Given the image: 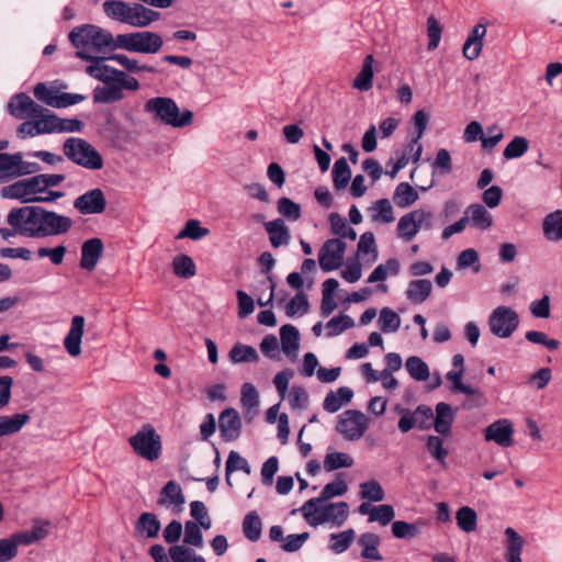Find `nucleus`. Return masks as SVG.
I'll return each mask as SVG.
<instances>
[{"instance_id": "f8f14e48", "label": "nucleus", "mask_w": 562, "mask_h": 562, "mask_svg": "<svg viewBox=\"0 0 562 562\" xmlns=\"http://www.w3.org/2000/svg\"><path fill=\"white\" fill-rule=\"evenodd\" d=\"M520 319L518 313L510 306L495 307L487 319L490 331L498 338H509L517 330Z\"/></svg>"}, {"instance_id": "20e7f679", "label": "nucleus", "mask_w": 562, "mask_h": 562, "mask_svg": "<svg viewBox=\"0 0 562 562\" xmlns=\"http://www.w3.org/2000/svg\"><path fill=\"white\" fill-rule=\"evenodd\" d=\"M299 510L311 527L328 525L331 528H339L349 517V505L346 502L308 499Z\"/></svg>"}, {"instance_id": "aec40b11", "label": "nucleus", "mask_w": 562, "mask_h": 562, "mask_svg": "<svg viewBox=\"0 0 562 562\" xmlns=\"http://www.w3.org/2000/svg\"><path fill=\"white\" fill-rule=\"evenodd\" d=\"M9 113L16 119H29L41 112V105L35 103L32 98L25 93L13 95L8 103Z\"/></svg>"}, {"instance_id": "cd10ccee", "label": "nucleus", "mask_w": 562, "mask_h": 562, "mask_svg": "<svg viewBox=\"0 0 562 562\" xmlns=\"http://www.w3.org/2000/svg\"><path fill=\"white\" fill-rule=\"evenodd\" d=\"M31 420L29 413H15L0 416V438L20 432Z\"/></svg>"}, {"instance_id": "8fccbe9b", "label": "nucleus", "mask_w": 562, "mask_h": 562, "mask_svg": "<svg viewBox=\"0 0 562 562\" xmlns=\"http://www.w3.org/2000/svg\"><path fill=\"white\" fill-rule=\"evenodd\" d=\"M228 356L233 363L257 362L259 360V355L254 347L240 342L232 347Z\"/></svg>"}, {"instance_id": "49530a36", "label": "nucleus", "mask_w": 562, "mask_h": 562, "mask_svg": "<svg viewBox=\"0 0 562 562\" xmlns=\"http://www.w3.org/2000/svg\"><path fill=\"white\" fill-rule=\"evenodd\" d=\"M202 526H199L198 522L193 520L186 521L183 526V543L181 546H186L188 548H203L204 540L202 533Z\"/></svg>"}, {"instance_id": "4468645a", "label": "nucleus", "mask_w": 562, "mask_h": 562, "mask_svg": "<svg viewBox=\"0 0 562 562\" xmlns=\"http://www.w3.org/2000/svg\"><path fill=\"white\" fill-rule=\"evenodd\" d=\"M35 98L48 106L61 109L67 108L86 100L83 94L59 92L55 87L40 82L34 87Z\"/></svg>"}, {"instance_id": "bf43d9fd", "label": "nucleus", "mask_w": 562, "mask_h": 562, "mask_svg": "<svg viewBox=\"0 0 562 562\" xmlns=\"http://www.w3.org/2000/svg\"><path fill=\"white\" fill-rule=\"evenodd\" d=\"M353 326L355 321L349 315L339 314L327 322L326 335L328 337L338 336L345 330L352 328Z\"/></svg>"}, {"instance_id": "79ce46f5", "label": "nucleus", "mask_w": 562, "mask_h": 562, "mask_svg": "<svg viewBox=\"0 0 562 562\" xmlns=\"http://www.w3.org/2000/svg\"><path fill=\"white\" fill-rule=\"evenodd\" d=\"M401 271V263L396 258H390L384 263L378 265L368 277V283L382 282L390 276H397Z\"/></svg>"}, {"instance_id": "e433bc0d", "label": "nucleus", "mask_w": 562, "mask_h": 562, "mask_svg": "<svg viewBox=\"0 0 562 562\" xmlns=\"http://www.w3.org/2000/svg\"><path fill=\"white\" fill-rule=\"evenodd\" d=\"M373 64V55H367L363 59L361 70L353 79L352 87L355 89L360 91H368L372 88L374 77Z\"/></svg>"}, {"instance_id": "4be33fe9", "label": "nucleus", "mask_w": 562, "mask_h": 562, "mask_svg": "<svg viewBox=\"0 0 562 562\" xmlns=\"http://www.w3.org/2000/svg\"><path fill=\"white\" fill-rule=\"evenodd\" d=\"M103 254V241L98 238H90L81 246L80 267L88 271L95 269Z\"/></svg>"}, {"instance_id": "864d4df0", "label": "nucleus", "mask_w": 562, "mask_h": 562, "mask_svg": "<svg viewBox=\"0 0 562 562\" xmlns=\"http://www.w3.org/2000/svg\"><path fill=\"white\" fill-rule=\"evenodd\" d=\"M262 530V522L257 512L248 513L243 520L244 536L255 542L259 540Z\"/></svg>"}, {"instance_id": "2f4dec72", "label": "nucleus", "mask_w": 562, "mask_h": 562, "mask_svg": "<svg viewBox=\"0 0 562 562\" xmlns=\"http://www.w3.org/2000/svg\"><path fill=\"white\" fill-rule=\"evenodd\" d=\"M457 409L449 404L440 402L436 405V415L434 417V428L440 435H448L451 430Z\"/></svg>"}, {"instance_id": "c9c22d12", "label": "nucleus", "mask_w": 562, "mask_h": 562, "mask_svg": "<svg viewBox=\"0 0 562 562\" xmlns=\"http://www.w3.org/2000/svg\"><path fill=\"white\" fill-rule=\"evenodd\" d=\"M381 543L380 537L373 532H364L358 538V544L361 548V558L372 561L383 560L379 551Z\"/></svg>"}, {"instance_id": "0e129e2a", "label": "nucleus", "mask_w": 562, "mask_h": 562, "mask_svg": "<svg viewBox=\"0 0 562 562\" xmlns=\"http://www.w3.org/2000/svg\"><path fill=\"white\" fill-rule=\"evenodd\" d=\"M32 117L35 119L38 135L56 133V114L41 106V112L37 115H32Z\"/></svg>"}, {"instance_id": "1a4fd4ad", "label": "nucleus", "mask_w": 562, "mask_h": 562, "mask_svg": "<svg viewBox=\"0 0 562 562\" xmlns=\"http://www.w3.org/2000/svg\"><path fill=\"white\" fill-rule=\"evenodd\" d=\"M434 214L431 211L418 207L403 214L396 224V237L404 241L411 243L423 229L432 228Z\"/></svg>"}, {"instance_id": "7ed1b4c3", "label": "nucleus", "mask_w": 562, "mask_h": 562, "mask_svg": "<svg viewBox=\"0 0 562 562\" xmlns=\"http://www.w3.org/2000/svg\"><path fill=\"white\" fill-rule=\"evenodd\" d=\"M102 9L110 20L127 24L135 29H145L160 19L158 11L139 2L105 0L102 3Z\"/></svg>"}, {"instance_id": "5fc2aeb1", "label": "nucleus", "mask_w": 562, "mask_h": 562, "mask_svg": "<svg viewBox=\"0 0 562 562\" xmlns=\"http://www.w3.org/2000/svg\"><path fill=\"white\" fill-rule=\"evenodd\" d=\"M529 149V140L525 136H515L504 148L503 157L506 160L518 159Z\"/></svg>"}, {"instance_id": "423d86ee", "label": "nucleus", "mask_w": 562, "mask_h": 562, "mask_svg": "<svg viewBox=\"0 0 562 562\" xmlns=\"http://www.w3.org/2000/svg\"><path fill=\"white\" fill-rule=\"evenodd\" d=\"M0 195L3 199L18 200L21 203H38V202H53L61 199L64 192H55L50 195H45L42 182L38 175L30 178L18 180L16 182L5 186L1 189Z\"/></svg>"}, {"instance_id": "de8ad7c7", "label": "nucleus", "mask_w": 562, "mask_h": 562, "mask_svg": "<svg viewBox=\"0 0 562 562\" xmlns=\"http://www.w3.org/2000/svg\"><path fill=\"white\" fill-rule=\"evenodd\" d=\"M402 319L400 315L390 307L380 310L378 325L384 334L396 333L401 327Z\"/></svg>"}, {"instance_id": "b1692460", "label": "nucleus", "mask_w": 562, "mask_h": 562, "mask_svg": "<svg viewBox=\"0 0 562 562\" xmlns=\"http://www.w3.org/2000/svg\"><path fill=\"white\" fill-rule=\"evenodd\" d=\"M464 216L468 224L480 231H487L493 225L492 214L480 203L470 204L464 211Z\"/></svg>"}, {"instance_id": "a19ab883", "label": "nucleus", "mask_w": 562, "mask_h": 562, "mask_svg": "<svg viewBox=\"0 0 562 562\" xmlns=\"http://www.w3.org/2000/svg\"><path fill=\"white\" fill-rule=\"evenodd\" d=\"M124 98V91L117 85L105 83L93 89V101L95 103H113Z\"/></svg>"}, {"instance_id": "ea45409f", "label": "nucleus", "mask_w": 562, "mask_h": 562, "mask_svg": "<svg viewBox=\"0 0 562 562\" xmlns=\"http://www.w3.org/2000/svg\"><path fill=\"white\" fill-rule=\"evenodd\" d=\"M106 58L93 57L90 65L86 67V72L103 83H112L114 67L104 64Z\"/></svg>"}, {"instance_id": "5701e85b", "label": "nucleus", "mask_w": 562, "mask_h": 562, "mask_svg": "<svg viewBox=\"0 0 562 562\" xmlns=\"http://www.w3.org/2000/svg\"><path fill=\"white\" fill-rule=\"evenodd\" d=\"M160 529L157 515L148 512L140 514L134 526L135 537L143 540L157 538Z\"/></svg>"}, {"instance_id": "39448f33", "label": "nucleus", "mask_w": 562, "mask_h": 562, "mask_svg": "<svg viewBox=\"0 0 562 562\" xmlns=\"http://www.w3.org/2000/svg\"><path fill=\"white\" fill-rule=\"evenodd\" d=\"M145 112L151 117L167 126L183 128L192 125L193 112L188 109H180L176 101L168 97H155L146 101Z\"/></svg>"}, {"instance_id": "7c9ffc66", "label": "nucleus", "mask_w": 562, "mask_h": 562, "mask_svg": "<svg viewBox=\"0 0 562 562\" xmlns=\"http://www.w3.org/2000/svg\"><path fill=\"white\" fill-rule=\"evenodd\" d=\"M280 345L282 351L290 358L295 359L300 348V333L290 324L280 328Z\"/></svg>"}, {"instance_id": "052dcab7", "label": "nucleus", "mask_w": 562, "mask_h": 562, "mask_svg": "<svg viewBox=\"0 0 562 562\" xmlns=\"http://www.w3.org/2000/svg\"><path fill=\"white\" fill-rule=\"evenodd\" d=\"M427 452L434 458L440 465H447L448 450L443 447V441L438 436H428L426 441Z\"/></svg>"}, {"instance_id": "c85d7f7f", "label": "nucleus", "mask_w": 562, "mask_h": 562, "mask_svg": "<svg viewBox=\"0 0 562 562\" xmlns=\"http://www.w3.org/2000/svg\"><path fill=\"white\" fill-rule=\"evenodd\" d=\"M542 234L548 241L562 240V210L547 214L542 220Z\"/></svg>"}, {"instance_id": "603ef678", "label": "nucleus", "mask_w": 562, "mask_h": 562, "mask_svg": "<svg viewBox=\"0 0 562 562\" xmlns=\"http://www.w3.org/2000/svg\"><path fill=\"white\" fill-rule=\"evenodd\" d=\"M405 368L411 378L416 381H426L430 375L428 364L417 356L408 357L405 362Z\"/></svg>"}, {"instance_id": "680f3d73", "label": "nucleus", "mask_w": 562, "mask_h": 562, "mask_svg": "<svg viewBox=\"0 0 562 562\" xmlns=\"http://www.w3.org/2000/svg\"><path fill=\"white\" fill-rule=\"evenodd\" d=\"M353 459L345 452H330L324 458V469L331 472L341 468H351Z\"/></svg>"}, {"instance_id": "412c9836", "label": "nucleus", "mask_w": 562, "mask_h": 562, "mask_svg": "<svg viewBox=\"0 0 562 562\" xmlns=\"http://www.w3.org/2000/svg\"><path fill=\"white\" fill-rule=\"evenodd\" d=\"M218 428L221 436L226 441H233L240 435L241 422L236 409L226 408L218 417Z\"/></svg>"}, {"instance_id": "a211bd4d", "label": "nucleus", "mask_w": 562, "mask_h": 562, "mask_svg": "<svg viewBox=\"0 0 562 562\" xmlns=\"http://www.w3.org/2000/svg\"><path fill=\"white\" fill-rule=\"evenodd\" d=\"M74 207L82 215L101 214L106 207V199L103 191L95 188L77 196Z\"/></svg>"}, {"instance_id": "69168bd1", "label": "nucleus", "mask_w": 562, "mask_h": 562, "mask_svg": "<svg viewBox=\"0 0 562 562\" xmlns=\"http://www.w3.org/2000/svg\"><path fill=\"white\" fill-rule=\"evenodd\" d=\"M310 308L307 294L299 292L295 294L286 305V315L290 317L303 316Z\"/></svg>"}, {"instance_id": "dca6fc26", "label": "nucleus", "mask_w": 562, "mask_h": 562, "mask_svg": "<svg viewBox=\"0 0 562 562\" xmlns=\"http://www.w3.org/2000/svg\"><path fill=\"white\" fill-rule=\"evenodd\" d=\"M347 244L340 238L327 239L318 251V265L324 272L338 270L342 263Z\"/></svg>"}, {"instance_id": "72a5a7b5", "label": "nucleus", "mask_w": 562, "mask_h": 562, "mask_svg": "<svg viewBox=\"0 0 562 562\" xmlns=\"http://www.w3.org/2000/svg\"><path fill=\"white\" fill-rule=\"evenodd\" d=\"M357 255L368 265H372L378 260L379 250L372 232H366L360 236L357 245Z\"/></svg>"}, {"instance_id": "774afa93", "label": "nucleus", "mask_w": 562, "mask_h": 562, "mask_svg": "<svg viewBox=\"0 0 562 562\" xmlns=\"http://www.w3.org/2000/svg\"><path fill=\"white\" fill-rule=\"evenodd\" d=\"M190 515L194 519L193 521L198 522L199 526H202L204 530H209L212 527V519L204 503L200 501L191 502Z\"/></svg>"}, {"instance_id": "f704fd0d", "label": "nucleus", "mask_w": 562, "mask_h": 562, "mask_svg": "<svg viewBox=\"0 0 562 562\" xmlns=\"http://www.w3.org/2000/svg\"><path fill=\"white\" fill-rule=\"evenodd\" d=\"M353 396V391L348 386H340L337 391H330L326 394L323 407L328 413L338 412L344 405L348 404Z\"/></svg>"}, {"instance_id": "3c124183", "label": "nucleus", "mask_w": 562, "mask_h": 562, "mask_svg": "<svg viewBox=\"0 0 562 562\" xmlns=\"http://www.w3.org/2000/svg\"><path fill=\"white\" fill-rule=\"evenodd\" d=\"M238 470L245 472L246 474H250V472H251L248 461L244 457H241L238 452L232 450L228 453V457L226 460V468H225V472H226L225 476H226L227 485H229V486L233 485L231 475L233 472L238 471Z\"/></svg>"}, {"instance_id": "f03ea898", "label": "nucleus", "mask_w": 562, "mask_h": 562, "mask_svg": "<svg viewBox=\"0 0 562 562\" xmlns=\"http://www.w3.org/2000/svg\"><path fill=\"white\" fill-rule=\"evenodd\" d=\"M71 44L77 48L76 56L82 60L93 59L103 48L115 50V36L98 25L85 24L69 33Z\"/></svg>"}, {"instance_id": "9b49d317", "label": "nucleus", "mask_w": 562, "mask_h": 562, "mask_svg": "<svg viewBox=\"0 0 562 562\" xmlns=\"http://www.w3.org/2000/svg\"><path fill=\"white\" fill-rule=\"evenodd\" d=\"M41 170L37 162L24 160L22 153H0V183L34 175Z\"/></svg>"}, {"instance_id": "a878e982", "label": "nucleus", "mask_w": 562, "mask_h": 562, "mask_svg": "<svg viewBox=\"0 0 562 562\" xmlns=\"http://www.w3.org/2000/svg\"><path fill=\"white\" fill-rule=\"evenodd\" d=\"M186 498L181 486L175 481L167 482L160 492L158 504L166 508L180 510Z\"/></svg>"}, {"instance_id": "473e14b6", "label": "nucleus", "mask_w": 562, "mask_h": 562, "mask_svg": "<svg viewBox=\"0 0 562 562\" xmlns=\"http://www.w3.org/2000/svg\"><path fill=\"white\" fill-rule=\"evenodd\" d=\"M265 229L269 235L272 247L278 248L286 246L290 243L291 235L283 220H274L265 223Z\"/></svg>"}, {"instance_id": "0eeeda50", "label": "nucleus", "mask_w": 562, "mask_h": 562, "mask_svg": "<svg viewBox=\"0 0 562 562\" xmlns=\"http://www.w3.org/2000/svg\"><path fill=\"white\" fill-rule=\"evenodd\" d=\"M64 155L77 166L88 170H100L103 168V157L88 140L81 137H69L63 146Z\"/></svg>"}, {"instance_id": "6ab92c4d", "label": "nucleus", "mask_w": 562, "mask_h": 562, "mask_svg": "<svg viewBox=\"0 0 562 562\" xmlns=\"http://www.w3.org/2000/svg\"><path fill=\"white\" fill-rule=\"evenodd\" d=\"M86 319L81 315L71 318L70 328L64 338V347L69 356L78 357L81 353V342L85 334Z\"/></svg>"}, {"instance_id": "2eb2a0df", "label": "nucleus", "mask_w": 562, "mask_h": 562, "mask_svg": "<svg viewBox=\"0 0 562 562\" xmlns=\"http://www.w3.org/2000/svg\"><path fill=\"white\" fill-rule=\"evenodd\" d=\"M149 555L154 562H206L193 549L186 546H170L168 550L162 544H154L149 548Z\"/></svg>"}, {"instance_id": "393cba45", "label": "nucleus", "mask_w": 562, "mask_h": 562, "mask_svg": "<svg viewBox=\"0 0 562 562\" xmlns=\"http://www.w3.org/2000/svg\"><path fill=\"white\" fill-rule=\"evenodd\" d=\"M505 535V560L506 562H521V553L525 546V539L514 528L507 527Z\"/></svg>"}, {"instance_id": "4c0bfd02", "label": "nucleus", "mask_w": 562, "mask_h": 562, "mask_svg": "<svg viewBox=\"0 0 562 562\" xmlns=\"http://www.w3.org/2000/svg\"><path fill=\"white\" fill-rule=\"evenodd\" d=\"M431 282L427 279H418L411 281L406 289V297L414 304L425 302L431 293Z\"/></svg>"}, {"instance_id": "338daca9", "label": "nucleus", "mask_w": 562, "mask_h": 562, "mask_svg": "<svg viewBox=\"0 0 562 562\" xmlns=\"http://www.w3.org/2000/svg\"><path fill=\"white\" fill-rule=\"evenodd\" d=\"M292 409L302 411L308 404V393L301 385H293L285 396Z\"/></svg>"}, {"instance_id": "a18cd8bd", "label": "nucleus", "mask_w": 562, "mask_h": 562, "mask_svg": "<svg viewBox=\"0 0 562 562\" xmlns=\"http://www.w3.org/2000/svg\"><path fill=\"white\" fill-rule=\"evenodd\" d=\"M331 177L336 190H344L348 186L351 179V169L345 157L335 161L331 170Z\"/></svg>"}, {"instance_id": "f257e3e1", "label": "nucleus", "mask_w": 562, "mask_h": 562, "mask_svg": "<svg viewBox=\"0 0 562 562\" xmlns=\"http://www.w3.org/2000/svg\"><path fill=\"white\" fill-rule=\"evenodd\" d=\"M7 223L14 227L20 236L27 238L63 235L68 233L74 225L69 216L34 205L10 210Z\"/></svg>"}, {"instance_id": "6e6d98bb", "label": "nucleus", "mask_w": 562, "mask_h": 562, "mask_svg": "<svg viewBox=\"0 0 562 562\" xmlns=\"http://www.w3.org/2000/svg\"><path fill=\"white\" fill-rule=\"evenodd\" d=\"M456 520L458 527L464 532H472L476 529L477 526V515L476 512L469 507L462 506L456 514Z\"/></svg>"}, {"instance_id": "6e6552de", "label": "nucleus", "mask_w": 562, "mask_h": 562, "mask_svg": "<svg viewBox=\"0 0 562 562\" xmlns=\"http://www.w3.org/2000/svg\"><path fill=\"white\" fill-rule=\"evenodd\" d=\"M164 45L162 37L150 31H136L115 35V49L130 53L156 54Z\"/></svg>"}, {"instance_id": "e2e57ef3", "label": "nucleus", "mask_w": 562, "mask_h": 562, "mask_svg": "<svg viewBox=\"0 0 562 562\" xmlns=\"http://www.w3.org/2000/svg\"><path fill=\"white\" fill-rule=\"evenodd\" d=\"M456 266L458 270L472 268L473 272H480L481 265L479 252L474 248H468L461 251L457 258Z\"/></svg>"}, {"instance_id": "bb28decb", "label": "nucleus", "mask_w": 562, "mask_h": 562, "mask_svg": "<svg viewBox=\"0 0 562 562\" xmlns=\"http://www.w3.org/2000/svg\"><path fill=\"white\" fill-rule=\"evenodd\" d=\"M429 122V116L424 110H418L413 116V123L416 132V136L409 140L408 148L415 155V160L419 161L423 153V145L420 143V138L423 137L427 125Z\"/></svg>"}, {"instance_id": "ddd939ff", "label": "nucleus", "mask_w": 562, "mask_h": 562, "mask_svg": "<svg viewBox=\"0 0 562 562\" xmlns=\"http://www.w3.org/2000/svg\"><path fill=\"white\" fill-rule=\"evenodd\" d=\"M369 417L357 409H347L337 417L336 431L346 440H359L369 428Z\"/></svg>"}, {"instance_id": "09e8293b", "label": "nucleus", "mask_w": 562, "mask_h": 562, "mask_svg": "<svg viewBox=\"0 0 562 562\" xmlns=\"http://www.w3.org/2000/svg\"><path fill=\"white\" fill-rule=\"evenodd\" d=\"M172 271L179 278L189 279L195 276L196 267L190 256L180 254L172 259Z\"/></svg>"}, {"instance_id": "f3484780", "label": "nucleus", "mask_w": 562, "mask_h": 562, "mask_svg": "<svg viewBox=\"0 0 562 562\" xmlns=\"http://www.w3.org/2000/svg\"><path fill=\"white\" fill-rule=\"evenodd\" d=\"M514 423L508 418H498L483 430L484 439L487 442H494L502 448L514 445Z\"/></svg>"}, {"instance_id": "4d7b16f0", "label": "nucleus", "mask_w": 562, "mask_h": 562, "mask_svg": "<svg viewBox=\"0 0 562 562\" xmlns=\"http://www.w3.org/2000/svg\"><path fill=\"white\" fill-rule=\"evenodd\" d=\"M210 235V229L203 227L199 220H189L186 222L183 228L178 233L177 239L189 238L192 240H200Z\"/></svg>"}, {"instance_id": "9d476101", "label": "nucleus", "mask_w": 562, "mask_h": 562, "mask_svg": "<svg viewBox=\"0 0 562 562\" xmlns=\"http://www.w3.org/2000/svg\"><path fill=\"white\" fill-rule=\"evenodd\" d=\"M128 442L134 452L148 461H156L161 454V438L150 424H144Z\"/></svg>"}, {"instance_id": "37998d69", "label": "nucleus", "mask_w": 562, "mask_h": 562, "mask_svg": "<svg viewBox=\"0 0 562 562\" xmlns=\"http://www.w3.org/2000/svg\"><path fill=\"white\" fill-rule=\"evenodd\" d=\"M109 60H113L122 66L128 72H157L156 67L151 65H140L136 58H132L126 54L117 53L108 57Z\"/></svg>"}, {"instance_id": "13d9d810", "label": "nucleus", "mask_w": 562, "mask_h": 562, "mask_svg": "<svg viewBox=\"0 0 562 562\" xmlns=\"http://www.w3.org/2000/svg\"><path fill=\"white\" fill-rule=\"evenodd\" d=\"M359 495L360 498L362 499H368L369 502L378 503L382 502L385 497V492L382 485L375 480L362 482L359 485Z\"/></svg>"}, {"instance_id": "c03bdc74", "label": "nucleus", "mask_w": 562, "mask_h": 562, "mask_svg": "<svg viewBox=\"0 0 562 562\" xmlns=\"http://www.w3.org/2000/svg\"><path fill=\"white\" fill-rule=\"evenodd\" d=\"M418 198L419 195L417 190L407 182L398 183L393 193V200L401 209H406L413 205Z\"/></svg>"}, {"instance_id": "c756f323", "label": "nucleus", "mask_w": 562, "mask_h": 562, "mask_svg": "<svg viewBox=\"0 0 562 562\" xmlns=\"http://www.w3.org/2000/svg\"><path fill=\"white\" fill-rule=\"evenodd\" d=\"M368 211L371 214V222L374 224L386 225L395 221L393 205L387 199L374 201Z\"/></svg>"}, {"instance_id": "58836bf2", "label": "nucleus", "mask_w": 562, "mask_h": 562, "mask_svg": "<svg viewBox=\"0 0 562 562\" xmlns=\"http://www.w3.org/2000/svg\"><path fill=\"white\" fill-rule=\"evenodd\" d=\"M355 540L356 531L352 528L330 533L328 549L335 554H341L350 548Z\"/></svg>"}]
</instances>
